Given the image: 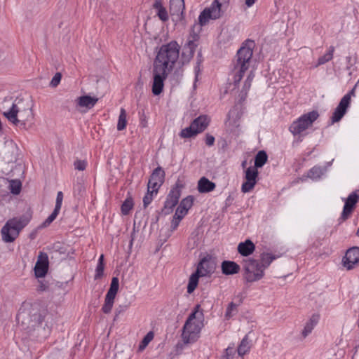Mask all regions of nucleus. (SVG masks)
<instances>
[{
    "instance_id": "8",
    "label": "nucleus",
    "mask_w": 359,
    "mask_h": 359,
    "mask_svg": "<svg viewBox=\"0 0 359 359\" xmlns=\"http://www.w3.org/2000/svg\"><path fill=\"white\" fill-rule=\"evenodd\" d=\"M209 123L210 118L207 116H199L191 123L189 127L182 129L179 135L184 139L196 137L207 128Z\"/></svg>"
},
{
    "instance_id": "7",
    "label": "nucleus",
    "mask_w": 359,
    "mask_h": 359,
    "mask_svg": "<svg viewBox=\"0 0 359 359\" xmlns=\"http://www.w3.org/2000/svg\"><path fill=\"white\" fill-rule=\"evenodd\" d=\"M317 111H311L304 114L297 120L294 121L289 128V130L294 135H300L302 133L312 126L313 122L318 118Z\"/></svg>"
},
{
    "instance_id": "37",
    "label": "nucleus",
    "mask_w": 359,
    "mask_h": 359,
    "mask_svg": "<svg viewBox=\"0 0 359 359\" xmlns=\"http://www.w3.org/2000/svg\"><path fill=\"white\" fill-rule=\"evenodd\" d=\"M104 256L101 255L95 270V278H100L102 277L104 271Z\"/></svg>"
},
{
    "instance_id": "33",
    "label": "nucleus",
    "mask_w": 359,
    "mask_h": 359,
    "mask_svg": "<svg viewBox=\"0 0 359 359\" xmlns=\"http://www.w3.org/2000/svg\"><path fill=\"white\" fill-rule=\"evenodd\" d=\"M126 123H127L126 112L124 109L121 108L120 114L118 116V123H117L118 130H123L126 126Z\"/></svg>"
},
{
    "instance_id": "54",
    "label": "nucleus",
    "mask_w": 359,
    "mask_h": 359,
    "mask_svg": "<svg viewBox=\"0 0 359 359\" xmlns=\"http://www.w3.org/2000/svg\"><path fill=\"white\" fill-rule=\"evenodd\" d=\"M195 71H196V76H197L198 73V71L196 69V70H195Z\"/></svg>"
},
{
    "instance_id": "39",
    "label": "nucleus",
    "mask_w": 359,
    "mask_h": 359,
    "mask_svg": "<svg viewBox=\"0 0 359 359\" xmlns=\"http://www.w3.org/2000/svg\"><path fill=\"white\" fill-rule=\"evenodd\" d=\"M253 78H254V75L252 73H250L248 75V78L246 79V80L245 81V83H244V86H243V91L241 93L243 97H245L246 96L248 91L250 88L251 83H252V81L253 80Z\"/></svg>"
},
{
    "instance_id": "3",
    "label": "nucleus",
    "mask_w": 359,
    "mask_h": 359,
    "mask_svg": "<svg viewBox=\"0 0 359 359\" xmlns=\"http://www.w3.org/2000/svg\"><path fill=\"white\" fill-rule=\"evenodd\" d=\"M204 326V315L200 306L197 305L187 319L182 330V338L184 344H193L200 337Z\"/></svg>"
},
{
    "instance_id": "5",
    "label": "nucleus",
    "mask_w": 359,
    "mask_h": 359,
    "mask_svg": "<svg viewBox=\"0 0 359 359\" xmlns=\"http://www.w3.org/2000/svg\"><path fill=\"white\" fill-rule=\"evenodd\" d=\"M30 219V215L8 219L1 230L2 240L5 243L13 242L19 236L20 231L28 224Z\"/></svg>"
},
{
    "instance_id": "43",
    "label": "nucleus",
    "mask_w": 359,
    "mask_h": 359,
    "mask_svg": "<svg viewBox=\"0 0 359 359\" xmlns=\"http://www.w3.org/2000/svg\"><path fill=\"white\" fill-rule=\"evenodd\" d=\"M236 313V305L233 303H231L226 309L225 316L226 318H229L234 316Z\"/></svg>"
},
{
    "instance_id": "17",
    "label": "nucleus",
    "mask_w": 359,
    "mask_h": 359,
    "mask_svg": "<svg viewBox=\"0 0 359 359\" xmlns=\"http://www.w3.org/2000/svg\"><path fill=\"white\" fill-rule=\"evenodd\" d=\"M165 172L161 168L158 167L152 172L148 182L147 189L153 192H158V189L163 184Z\"/></svg>"
},
{
    "instance_id": "2",
    "label": "nucleus",
    "mask_w": 359,
    "mask_h": 359,
    "mask_svg": "<svg viewBox=\"0 0 359 359\" xmlns=\"http://www.w3.org/2000/svg\"><path fill=\"white\" fill-rule=\"evenodd\" d=\"M180 46L172 41L160 47L154 62V68L170 73L179 58Z\"/></svg>"
},
{
    "instance_id": "34",
    "label": "nucleus",
    "mask_w": 359,
    "mask_h": 359,
    "mask_svg": "<svg viewBox=\"0 0 359 359\" xmlns=\"http://www.w3.org/2000/svg\"><path fill=\"white\" fill-rule=\"evenodd\" d=\"M22 188V183L18 180H13L9 182V189L13 194H20Z\"/></svg>"
},
{
    "instance_id": "29",
    "label": "nucleus",
    "mask_w": 359,
    "mask_h": 359,
    "mask_svg": "<svg viewBox=\"0 0 359 359\" xmlns=\"http://www.w3.org/2000/svg\"><path fill=\"white\" fill-rule=\"evenodd\" d=\"M267 158L266 153L264 151H259L255 156L254 167L257 169L262 167L267 161Z\"/></svg>"
},
{
    "instance_id": "18",
    "label": "nucleus",
    "mask_w": 359,
    "mask_h": 359,
    "mask_svg": "<svg viewBox=\"0 0 359 359\" xmlns=\"http://www.w3.org/2000/svg\"><path fill=\"white\" fill-rule=\"evenodd\" d=\"M48 269V257L46 253L40 252L34 266L35 276L37 278L44 277Z\"/></svg>"
},
{
    "instance_id": "47",
    "label": "nucleus",
    "mask_w": 359,
    "mask_h": 359,
    "mask_svg": "<svg viewBox=\"0 0 359 359\" xmlns=\"http://www.w3.org/2000/svg\"><path fill=\"white\" fill-rule=\"evenodd\" d=\"M182 219V218L180 217L179 216L175 215L173 216L170 226L172 231H175L177 228Z\"/></svg>"
},
{
    "instance_id": "45",
    "label": "nucleus",
    "mask_w": 359,
    "mask_h": 359,
    "mask_svg": "<svg viewBox=\"0 0 359 359\" xmlns=\"http://www.w3.org/2000/svg\"><path fill=\"white\" fill-rule=\"evenodd\" d=\"M62 201H63V194L62 191H58L57 194L55 209L60 211Z\"/></svg>"
},
{
    "instance_id": "55",
    "label": "nucleus",
    "mask_w": 359,
    "mask_h": 359,
    "mask_svg": "<svg viewBox=\"0 0 359 359\" xmlns=\"http://www.w3.org/2000/svg\"><path fill=\"white\" fill-rule=\"evenodd\" d=\"M357 325H358V327L359 328V318H358V320L357 321Z\"/></svg>"
},
{
    "instance_id": "31",
    "label": "nucleus",
    "mask_w": 359,
    "mask_h": 359,
    "mask_svg": "<svg viewBox=\"0 0 359 359\" xmlns=\"http://www.w3.org/2000/svg\"><path fill=\"white\" fill-rule=\"evenodd\" d=\"M323 174V170L321 167L314 166L309 170L307 176L313 180H317L320 178Z\"/></svg>"
},
{
    "instance_id": "13",
    "label": "nucleus",
    "mask_w": 359,
    "mask_h": 359,
    "mask_svg": "<svg viewBox=\"0 0 359 359\" xmlns=\"http://www.w3.org/2000/svg\"><path fill=\"white\" fill-rule=\"evenodd\" d=\"M216 262L210 256L203 257L198 264L196 272L201 277L210 276L213 273L216 269Z\"/></svg>"
},
{
    "instance_id": "11",
    "label": "nucleus",
    "mask_w": 359,
    "mask_h": 359,
    "mask_svg": "<svg viewBox=\"0 0 359 359\" xmlns=\"http://www.w3.org/2000/svg\"><path fill=\"white\" fill-rule=\"evenodd\" d=\"M353 93V90L351 93L346 94L340 100L339 104L334 109L332 117V123H337L339 121L346 113L347 109L351 104V95Z\"/></svg>"
},
{
    "instance_id": "49",
    "label": "nucleus",
    "mask_w": 359,
    "mask_h": 359,
    "mask_svg": "<svg viewBox=\"0 0 359 359\" xmlns=\"http://www.w3.org/2000/svg\"><path fill=\"white\" fill-rule=\"evenodd\" d=\"M215 143V137L210 135V134H206L205 135V144L208 146V147H211Z\"/></svg>"
},
{
    "instance_id": "4",
    "label": "nucleus",
    "mask_w": 359,
    "mask_h": 359,
    "mask_svg": "<svg viewBox=\"0 0 359 359\" xmlns=\"http://www.w3.org/2000/svg\"><path fill=\"white\" fill-rule=\"evenodd\" d=\"M254 47V41L247 40L238 50L237 61L234 67L233 81L235 83H238L241 81L244 73L249 68Z\"/></svg>"
},
{
    "instance_id": "12",
    "label": "nucleus",
    "mask_w": 359,
    "mask_h": 359,
    "mask_svg": "<svg viewBox=\"0 0 359 359\" xmlns=\"http://www.w3.org/2000/svg\"><path fill=\"white\" fill-rule=\"evenodd\" d=\"M258 170L255 167H249L245 172V182L242 184L241 191L243 193L251 191L256 183L258 177Z\"/></svg>"
},
{
    "instance_id": "27",
    "label": "nucleus",
    "mask_w": 359,
    "mask_h": 359,
    "mask_svg": "<svg viewBox=\"0 0 359 359\" xmlns=\"http://www.w3.org/2000/svg\"><path fill=\"white\" fill-rule=\"evenodd\" d=\"M250 344L248 340V336H245L241 341L240 345L238 346L236 351L238 353V356H243L247 353H248L250 350Z\"/></svg>"
},
{
    "instance_id": "14",
    "label": "nucleus",
    "mask_w": 359,
    "mask_h": 359,
    "mask_svg": "<svg viewBox=\"0 0 359 359\" xmlns=\"http://www.w3.org/2000/svg\"><path fill=\"white\" fill-rule=\"evenodd\" d=\"M169 73L154 69H153L152 93L154 95H160L163 90L164 81Z\"/></svg>"
},
{
    "instance_id": "19",
    "label": "nucleus",
    "mask_w": 359,
    "mask_h": 359,
    "mask_svg": "<svg viewBox=\"0 0 359 359\" xmlns=\"http://www.w3.org/2000/svg\"><path fill=\"white\" fill-rule=\"evenodd\" d=\"M359 196L355 193H351L345 201V204L341 213V218L346 219L352 212L355 204L358 203Z\"/></svg>"
},
{
    "instance_id": "40",
    "label": "nucleus",
    "mask_w": 359,
    "mask_h": 359,
    "mask_svg": "<svg viewBox=\"0 0 359 359\" xmlns=\"http://www.w3.org/2000/svg\"><path fill=\"white\" fill-rule=\"evenodd\" d=\"M194 202V198L191 196L186 197L184 198L180 203V205L187 210L189 211V210L192 207Z\"/></svg>"
},
{
    "instance_id": "9",
    "label": "nucleus",
    "mask_w": 359,
    "mask_h": 359,
    "mask_svg": "<svg viewBox=\"0 0 359 359\" xmlns=\"http://www.w3.org/2000/svg\"><path fill=\"white\" fill-rule=\"evenodd\" d=\"M244 278L248 282H255L264 276V269L259 262L254 259H247L243 262Z\"/></svg>"
},
{
    "instance_id": "35",
    "label": "nucleus",
    "mask_w": 359,
    "mask_h": 359,
    "mask_svg": "<svg viewBox=\"0 0 359 359\" xmlns=\"http://www.w3.org/2000/svg\"><path fill=\"white\" fill-rule=\"evenodd\" d=\"M238 357V353L233 346H229L226 348L224 355H222L223 359H237Z\"/></svg>"
},
{
    "instance_id": "16",
    "label": "nucleus",
    "mask_w": 359,
    "mask_h": 359,
    "mask_svg": "<svg viewBox=\"0 0 359 359\" xmlns=\"http://www.w3.org/2000/svg\"><path fill=\"white\" fill-rule=\"evenodd\" d=\"M359 262V248L353 247L348 249L342 259V264L347 270L353 269Z\"/></svg>"
},
{
    "instance_id": "15",
    "label": "nucleus",
    "mask_w": 359,
    "mask_h": 359,
    "mask_svg": "<svg viewBox=\"0 0 359 359\" xmlns=\"http://www.w3.org/2000/svg\"><path fill=\"white\" fill-rule=\"evenodd\" d=\"M180 197V191L177 187L173 188L168 194L162 209V212L164 215H169L176 206Z\"/></svg>"
},
{
    "instance_id": "53",
    "label": "nucleus",
    "mask_w": 359,
    "mask_h": 359,
    "mask_svg": "<svg viewBox=\"0 0 359 359\" xmlns=\"http://www.w3.org/2000/svg\"><path fill=\"white\" fill-rule=\"evenodd\" d=\"M23 314H24V312L20 311V312L19 313V314L18 315V318H20L21 317V316H22Z\"/></svg>"
},
{
    "instance_id": "56",
    "label": "nucleus",
    "mask_w": 359,
    "mask_h": 359,
    "mask_svg": "<svg viewBox=\"0 0 359 359\" xmlns=\"http://www.w3.org/2000/svg\"><path fill=\"white\" fill-rule=\"evenodd\" d=\"M245 163H246V162H245V161H244V162L242 163L243 167H244V166L245 165Z\"/></svg>"
},
{
    "instance_id": "41",
    "label": "nucleus",
    "mask_w": 359,
    "mask_h": 359,
    "mask_svg": "<svg viewBox=\"0 0 359 359\" xmlns=\"http://www.w3.org/2000/svg\"><path fill=\"white\" fill-rule=\"evenodd\" d=\"M60 211L54 209L53 212L49 215V217L43 222L42 226L46 227L49 226L57 217Z\"/></svg>"
},
{
    "instance_id": "10",
    "label": "nucleus",
    "mask_w": 359,
    "mask_h": 359,
    "mask_svg": "<svg viewBox=\"0 0 359 359\" xmlns=\"http://www.w3.org/2000/svg\"><path fill=\"white\" fill-rule=\"evenodd\" d=\"M119 287V280L117 277L111 279L110 287L105 296L104 304L102 307V311L104 313H109L113 308L114 299Z\"/></svg>"
},
{
    "instance_id": "24",
    "label": "nucleus",
    "mask_w": 359,
    "mask_h": 359,
    "mask_svg": "<svg viewBox=\"0 0 359 359\" xmlns=\"http://www.w3.org/2000/svg\"><path fill=\"white\" fill-rule=\"evenodd\" d=\"M185 8L184 0H170V12L171 15H182Z\"/></svg>"
},
{
    "instance_id": "20",
    "label": "nucleus",
    "mask_w": 359,
    "mask_h": 359,
    "mask_svg": "<svg viewBox=\"0 0 359 359\" xmlns=\"http://www.w3.org/2000/svg\"><path fill=\"white\" fill-rule=\"evenodd\" d=\"M320 320L319 314H313L305 323L301 332V339H305L313 330Z\"/></svg>"
},
{
    "instance_id": "23",
    "label": "nucleus",
    "mask_w": 359,
    "mask_h": 359,
    "mask_svg": "<svg viewBox=\"0 0 359 359\" xmlns=\"http://www.w3.org/2000/svg\"><path fill=\"white\" fill-rule=\"evenodd\" d=\"M255 249L254 243L250 240L240 243L238 245V251L243 256H249Z\"/></svg>"
},
{
    "instance_id": "6",
    "label": "nucleus",
    "mask_w": 359,
    "mask_h": 359,
    "mask_svg": "<svg viewBox=\"0 0 359 359\" xmlns=\"http://www.w3.org/2000/svg\"><path fill=\"white\" fill-rule=\"evenodd\" d=\"M229 0H214L210 7L205 8L198 17L201 26L205 25L210 20L219 18L222 13L228 8Z\"/></svg>"
},
{
    "instance_id": "25",
    "label": "nucleus",
    "mask_w": 359,
    "mask_h": 359,
    "mask_svg": "<svg viewBox=\"0 0 359 359\" xmlns=\"http://www.w3.org/2000/svg\"><path fill=\"white\" fill-rule=\"evenodd\" d=\"M76 101L79 107H85L86 109H91L96 104L98 99L95 97L84 95L78 97Z\"/></svg>"
},
{
    "instance_id": "44",
    "label": "nucleus",
    "mask_w": 359,
    "mask_h": 359,
    "mask_svg": "<svg viewBox=\"0 0 359 359\" xmlns=\"http://www.w3.org/2000/svg\"><path fill=\"white\" fill-rule=\"evenodd\" d=\"M62 79V75L60 73H56L50 81V86L51 87L55 88L58 86Z\"/></svg>"
},
{
    "instance_id": "50",
    "label": "nucleus",
    "mask_w": 359,
    "mask_h": 359,
    "mask_svg": "<svg viewBox=\"0 0 359 359\" xmlns=\"http://www.w3.org/2000/svg\"><path fill=\"white\" fill-rule=\"evenodd\" d=\"M256 1L257 0H245V4L248 8H250L255 4Z\"/></svg>"
},
{
    "instance_id": "36",
    "label": "nucleus",
    "mask_w": 359,
    "mask_h": 359,
    "mask_svg": "<svg viewBox=\"0 0 359 359\" xmlns=\"http://www.w3.org/2000/svg\"><path fill=\"white\" fill-rule=\"evenodd\" d=\"M133 207V202L132 198H126L121 205V212L123 215H126L129 213Z\"/></svg>"
},
{
    "instance_id": "51",
    "label": "nucleus",
    "mask_w": 359,
    "mask_h": 359,
    "mask_svg": "<svg viewBox=\"0 0 359 359\" xmlns=\"http://www.w3.org/2000/svg\"><path fill=\"white\" fill-rule=\"evenodd\" d=\"M119 309H120V310H119V311L116 310V316H118V315L121 311H124L125 309H127V306H119Z\"/></svg>"
},
{
    "instance_id": "57",
    "label": "nucleus",
    "mask_w": 359,
    "mask_h": 359,
    "mask_svg": "<svg viewBox=\"0 0 359 359\" xmlns=\"http://www.w3.org/2000/svg\"><path fill=\"white\" fill-rule=\"evenodd\" d=\"M357 235L359 236V229L357 231Z\"/></svg>"
},
{
    "instance_id": "21",
    "label": "nucleus",
    "mask_w": 359,
    "mask_h": 359,
    "mask_svg": "<svg viewBox=\"0 0 359 359\" xmlns=\"http://www.w3.org/2000/svg\"><path fill=\"white\" fill-rule=\"evenodd\" d=\"M221 269L222 273L226 276L234 275L240 271V266L232 261H224L222 262Z\"/></svg>"
},
{
    "instance_id": "52",
    "label": "nucleus",
    "mask_w": 359,
    "mask_h": 359,
    "mask_svg": "<svg viewBox=\"0 0 359 359\" xmlns=\"http://www.w3.org/2000/svg\"><path fill=\"white\" fill-rule=\"evenodd\" d=\"M77 187H78L79 194H81L82 192L84 191V187H83L82 184H79L77 185Z\"/></svg>"
},
{
    "instance_id": "32",
    "label": "nucleus",
    "mask_w": 359,
    "mask_h": 359,
    "mask_svg": "<svg viewBox=\"0 0 359 359\" xmlns=\"http://www.w3.org/2000/svg\"><path fill=\"white\" fill-rule=\"evenodd\" d=\"M334 51V48L332 46H330L327 51V53L318 58V63L316 65V67L319 65H322L329 61H330L333 57V53Z\"/></svg>"
},
{
    "instance_id": "22",
    "label": "nucleus",
    "mask_w": 359,
    "mask_h": 359,
    "mask_svg": "<svg viewBox=\"0 0 359 359\" xmlns=\"http://www.w3.org/2000/svg\"><path fill=\"white\" fill-rule=\"evenodd\" d=\"M153 8L156 10V15L161 21L166 22L168 20V13L166 8L163 5L162 0H155Z\"/></svg>"
},
{
    "instance_id": "46",
    "label": "nucleus",
    "mask_w": 359,
    "mask_h": 359,
    "mask_svg": "<svg viewBox=\"0 0 359 359\" xmlns=\"http://www.w3.org/2000/svg\"><path fill=\"white\" fill-rule=\"evenodd\" d=\"M74 168L76 170L83 171L86 169L87 163L85 161L77 160L74 162Z\"/></svg>"
},
{
    "instance_id": "48",
    "label": "nucleus",
    "mask_w": 359,
    "mask_h": 359,
    "mask_svg": "<svg viewBox=\"0 0 359 359\" xmlns=\"http://www.w3.org/2000/svg\"><path fill=\"white\" fill-rule=\"evenodd\" d=\"M187 212L188 210L184 209L180 205H179L175 211V215L183 219L184 216L187 214Z\"/></svg>"
},
{
    "instance_id": "30",
    "label": "nucleus",
    "mask_w": 359,
    "mask_h": 359,
    "mask_svg": "<svg viewBox=\"0 0 359 359\" xmlns=\"http://www.w3.org/2000/svg\"><path fill=\"white\" fill-rule=\"evenodd\" d=\"M276 259V257L271 253L263 252L260 256V265L265 270L271 263Z\"/></svg>"
},
{
    "instance_id": "1",
    "label": "nucleus",
    "mask_w": 359,
    "mask_h": 359,
    "mask_svg": "<svg viewBox=\"0 0 359 359\" xmlns=\"http://www.w3.org/2000/svg\"><path fill=\"white\" fill-rule=\"evenodd\" d=\"M32 107V101L29 97H17L14 100L6 98L1 103V110L11 123L25 127L34 119Z\"/></svg>"
},
{
    "instance_id": "28",
    "label": "nucleus",
    "mask_w": 359,
    "mask_h": 359,
    "mask_svg": "<svg viewBox=\"0 0 359 359\" xmlns=\"http://www.w3.org/2000/svg\"><path fill=\"white\" fill-rule=\"evenodd\" d=\"M199 277L201 276L199 273H197L196 271L190 276L187 285V292L189 294H191L196 288Z\"/></svg>"
},
{
    "instance_id": "38",
    "label": "nucleus",
    "mask_w": 359,
    "mask_h": 359,
    "mask_svg": "<svg viewBox=\"0 0 359 359\" xmlns=\"http://www.w3.org/2000/svg\"><path fill=\"white\" fill-rule=\"evenodd\" d=\"M158 192H153L151 190L147 189V193L143 198V205L144 208H147L153 201L154 196L157 194Z\"/></svg>"
},
{
    "instance_id": "26",
    "label": "nucleus",
    "mask_w": 359,
    "mask_h": 359,
    "mask_svg": "<svg viewBox=\"0 0 359 359\" xmlns=\"http://www.w3.org/2000/svg\"><path fill=\"white\" fill-rule=\"evenodd\" d=\"M215 188V184L205 177H201L198 182V190L200 193L210 192Z\"/></svg>"
},
{
    "instance_id": "42",
    "label": "nucleus",
    "mask_w": 359,
    "mask_h": 359,
    "mask_svg": "<svg viewBox=\"0 0 359 359\" xmlns=\"http://www.w3.org/2000/svg\"><path fill=\"white\" fill-rule=\"evenodd\" d=\"M154 339V334L152 332H148L143 338L141 344L140 345V349H144L149 343Z\"/></svg>"
}]
</instances>
